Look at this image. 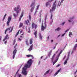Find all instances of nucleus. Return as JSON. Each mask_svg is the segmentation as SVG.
<instances>
[{
	"mask_svg": "<svg viewBox=\"0 0 77 77\" xmlns=\"http://www.w3.org/2000/svg\"><path fill=\"white\" fill-rule=\"evenodd\" d=\"M21 9L20 8V5H18L16 8H14V11H16V14H13V16L14 18H16V17H17L18 16V14L20 13Z\"/></svg>",
	"mask_w": 77,
	"mask_h": 77,
	"instance_id": "obj_1",
	"label": "nucleus"
},
{
	"mask_svg": "<svg viewBox=\"0 0 77 77\" xmlns=\"http://www.w3.org/2000/svg\"><path fill=\"white\" fill-rule=\"evenodd\" d=\"M56 1H55L53 3V5L52 6V8L50 10V13H51L53 11H54L56 10Z\"/></svg>",
	"mask_w": 77,
	"mask_h": 77,
	"instance_id": "obj_2",
	"label": "nucleus"
},
{
	"mask_svg": "<svg viewBox=\"0 0 77 77\" xmlns=\"http://www.w3.org/2000/svg\"><path fill=\"white\" fill-rule=\"evenodd\" d=\"M32 59H30L27 62V64H26L25 65V67L27 68H29L30 67V66L32 65Z\"/></svg>",
	"mask_w": 77,
	"mask_h": 77,
	"instance_id": "obj_3",
	"label": "nucleus"
},
{
	"mask_svg": "<svg viewBox=\"0 0 77 77\" xmlns=\"http://www.w3.org/2000/svg\"><path fill=\"white\" fill-rule=\"evenodd\" d=\"M17 44H16V45L14 46V48H15V50L13 51V58L14 59L15 58V54L17 53V49L16 48L17 47Z\"/></svg>",
	"mask_w": 77,
	"mask_h": 77,
	"instance_id": "obj_4",
	"label": "nucleus"
},
{
	"mask_svg": "<svg viewBox=\"0 0 77 77\" xmlns=\"http://www.w3.org/2000/svg\"><path fill=\"white\" fill-rule=\"evenodd\" d=\"M27 68L25 67V66H24V67L23 68V71H22V72L24 75H26L27 74V72L26 71Z\"/></svg>",
	"mask_w": 77,
	"mask_h": 77,
	"instance_id": "obj_5",
	"label": "nucleus"
},
{
	"mask_svg": "<svg viewBox=\"0 0 77 77\" xmlns=\"http://www.w3.org/2000/svg\"><path fill=\"white\" fill-rule=\"evenodd\" d=\"M8 30H9V33L12 32V30H13V28L11 27H9L7 28L5 31V34L6 33L7 31Z\"/></svg>",
	"mask_w": 77,
	"mask_h": 77,
	"instance_id": "obj_6",
	"label": "nucleus"
},
{
	"mask_svg": "<svg viewBox=\"0 0 77 77\" xmlns=\"http://www.w3.org/2000/svg\"><path fill=\"white\" fill-rule=\"evenodd\" d=\"M45 26H44L43 25V22L42 23V25L41 26V30L42 31H44L45 30V29H46V27H47V25L45 24Z\"/></svg>",
	"mask_w": 77,
	"mask_h": 77,
	"instance_id": "obj_7",
	"label": "nucleus"
},
{
	"mask_svg": "<svg viewBox=\"0 0 77 77\" xmlns=\"http://www.w3.org/2000/svg\"><path fill=\"white\" fill-rule=\"evenodd\" d=\"M37 28H38V26H37V25L35 24L34 23H32V29H36Z\"/></svg>",
	"mask_w": 77,
	"mask_h": 77,
	"instance_id": "obj_8",
	"label": "nucleus"
},
{
	"mask_svg": "<svg viewBox=\"0 0 77 77\" xmlns=\"http://www.w3.org/2000/svg\"><path fill=\"white\" fill-rule=\"evenodd\" d=\"M30 7L32 8H35V2H33L32 3Z\"/></svg>",
	"mask_w": 77,
	"mask_h": 77,
	"instance_id": "obj_9",
	"label": "nucleus"
},
{
	"mask_svg": "<svg viewBox=\"0 0 77 77\" xmlns=\"http://www.w3.org/2000/svg\"><path fill=\"white\" fill-rule=\"evenodd\" d=\"M9 39V37H8V34H7L6 35L5 37V38L3 39V41L5 42V41H6V39Z\"/></svg>",
	"mask_w": 77,
	"mask_h": 77,
	"instance_id": "obj_10",
	"label": "nucleus"
},
{
	"mask_svg": "<svg viewBox=\"0 0 77 77\" xmlns=\"http://www.w3.org/2000/svg\"><path fill=\"white\" fill-rule=\"evenodd\" d=\"M25 23L28 26L29 24H30V22L29 20H27L25 21Z\"/></svg>",
	"mask_w": 77,
	"mask_h": 77,
	"instance_id": "obj_11",
	"label": "nucleus"
},
{
	"mask_svg": "<svg viewBox=\"0 0 77 77\" xmlns=\"http://www.w3.org/2000/svg\"><path fill=\"white\" fill-rule=\"evenodd\" d=\"M33 45H32L30 46V48L28 49V50L30 51L32 50V48H33Z\"/></svg>",
	"mask_w": 77,
	"mask_h": 77,
	"instance_id": "obj_12",
	"label": "nucleus"
},
{
	"mask_svg": "<svg viewBox=\"0 0 77 77\" xmlns=\"http://www.w3.org/2000/svg\"><path fill=\"white\" fill-rule=\"evenodd\" d=\"M23 15H24V12H23L21 14L19 18V20H21V18L23 17Z\"/></svg>",
	"mask_w": 77,
	"mask_h": 77,
	"instance_id": "obj_13",
	"label": "nucleus"
},
{
	"mask_svg": "<svg viewBox=\"0 0 77 77\" xmlns=\"http://www.w3.org/2000/svg\"><path fill=\"white\" fill-rule=\"evenodd\" d=\"M37 31H36L35 32H34V35H35V37L36 38H37Z\"/></svg>",
	"mask_w": 77,
	"mask_h": 77,
	"instance_id": "obj_14",
	"label": "nucleus"
},
{
	"mask_svg": "<svg viewBox=\"0 0 77 77\" xmlns=\"http://www.w3.org/2000/svg\"><path fill=\"white\" fill-rule=\"evenodd\" d=\"M29 41H30L29 44H32V43H33V38H31L29 39Z\"/></svg>",
	"mask_w": 77,
	"mask_h": 77,
	"instance_id": "obj_15",
	"label": "nucleus"
},
{
	"mask_svg": "<svg viewBox=\"0 0 77 77\" xmlns=\"http://www.w3.org/2000/svg\"><path fill=\"white\" fill-rule=\"evenodd\" d=\"M77 47V44H76L74 46L73 49V51H75L76 50V48Z\"/></svg>",
	"mask_w": 77,
	"mask_h": 77,
	"instance_id": "obj_16",
	"label": "nucleus"
},
{
	"mask_svg": "<svg viewBox=\"0 0 77 77\" xmlns=\"http://www.w3.org/2000/svg\"><path fill=\"white\" fill-rule=\"evenodd\" d=\"M60 69H59L57 72H56L54 74V75L55 76H56V75H57V74H58V73H59V72H60Z\"/></svg>",
	"mask_w": 77,
	"mask_h": 77,
	"instance_id": "obj_17",
	"label": "nucleus"
},
{
	"mask_svg": "<svg viewBox=\"0 0 77 77\" xmlns=\"http://www.w3.org/2000/svg\"><path fill=\"white\" fill-rule=\"evenodd\" d=\"M39 36L40 38V39H42V35H41V33H39Z\"/></svg>",
	"mask_w": 77,
	"mask_h": 77,
	"instance_id": "obj_18",
	"label": "nucleus"
},
{
	"mask_svg": "<svg viewBox=\"0 0 77 77\" xmlns=\"http://www.w3.org/2000/svg\"><path fill=\"white\" fill-rule=\"evenodd\" d=\"M10 22H11V20H8V21L7 22V26H9V23H10Z\"/></svg>",
	"mask_w": 77,
	"mask_h": 77,
	"instance_id": "obj_19",
	"label": "nucleus"
},
{
	"mask_svg": "<svg viewBox=\"0 0 77 77\" xmlns=\"http://www.w3.org/2000/svg\"><path fill=\"white\" fill-rule=\"evenodd\" d=\"M63 1H64V0H62L60 3H58V6H60V5H61V3H63Z\"/></svg>",
	"mask_w": 77,
	"mask_h": 77,
	"instance_id": "obj_20",
	"label": "nucleus"
},
{
	"mask_svg": "<svg viewBox=\"0 0 77 77\" xmlns=\"http://www.w3.org/2000/svg\"><path fill=\"white\" fill-rule=\"evenodd\" d=\"M23 26V23H20V25L19 26V28H20V27H22V26Z\"/></svg>",
	"mask_w": 77,
	"mask_h": 77,
	"instance_id": "obj_21",
	"label": "nucleus"
},
{
	"mask_svg": "<svg viewBox=\"0 0 77 77\" xmlns=\"http://www.w3.org/2000/svg\"><path fill=\"white\" fill-rule=\"evenodd\" d=\"M55 55H56V54H54L53 56V57H52L51 58V60L52 61L53 60H54V57H55Z\"/></svg>",
	"mask_w": 77,
	"mask_h": 77,
	"instance_id": "obj_22",
	"label": "nucleus"
},
{
	"mask_svg": "<svg viewBox=\"0 0 77 77\" xmlns=\"http://www.w3.org/2000/svg\"><path fill=\"white\" fill-rule=\"evenodd\" d=\"M60 29H61V28H60V27H59L57 28L55 30V31H56V30L57 31H59V30H60Z\"/></svg>",
	"mask_w": 77,
	"mask_h": 77,
	"instance_id": "obj_23",
	"label": "nucleus"
},
{
	"mask_svg": "<svg viewBox=\"0 0 77 77\" xmlns=\"http://www.w3.org/2000/svg\"><path fill=\"white\" fill-rule=\"evenodd\" d=\"M24 34V33L23 32V34H22L20 36V38H23Z\"/></svg>",
	"mask_w": 77,
	"mask_h": 77,
	"instance_id": "obj_24",
	"label": "nucleus"
},
{
	"mask_svg": "<svg viewBox=\"0 0 77 77\" xmlns=\"http://www.w3.org/2000/svg\"><path fill=\"white\" fill-rule=\"evenodd\" d=\"M20 30H19L18 32L16 34L15 36V37H17V36H18V35L19 34V32H20Z\"/></svg>",
	"mask_w": 77,
	"mask_h": 77,
	"instance_id": "obj_25",
	"label": "nucleus"
},
{
	"mask_svg": "<svg viewBox=\"0 0 77 77\" xmlns=\"http://www.w3.org/2000/svg\"><path fill=\"white\" fill-rule=\"evenodd\" d=\"M68 61V59H66L65 61L64 62V65H66V63H67V61Z\"/></svg>",
	"mask_w": 77,
	"mask_h": 77,
	"instance_id": "obj_26",
	"label": "nucleus"
},
{
	"mask_svg": "<svg viewBox=\"0 0 77 77\" xmlns=\"http://www.w3.org/2000/svg\"><path fill=\"white\" fill-rule=\"evenodd\" d=\"M27 57H32V59L33 58V56L32 55H26Z\"/></svg>",
	"mask_w": 77,
	"mask_h": 77,
	"instance_id": "obj_27",
	"label": "nucleus"
},
{
	"mask_svg": "<svg viewBox=\"0 0 77 77\" xmlns=\"http://www.w3.org/2000/svg\"><path fill=\"white\" fill-rule=\"evenodd\" d=\"M26 45H29V43H28V40H27V39L26 41Z\"/></svg>",
	"mask_w": 77,
	"mask_h": 77,
	"instance_id": "obj_28",
	"label": "nucleus"
},
{
	"mask_svg": "<svg viewBox=\"0 0 77 77\" xmlns=\"http://www.w3.org/2000/svg\"><path fill=\"white\" fill-rule=\"evenodd\" d=\"M12 18V16H10L8 18V20H11Z\"/></svg>",
	"mask_w": 77,
	"mask_h": 77,
	"instance_id": "obj_29",
	"label": "nucleus"
},
{
	"mask_svg": "<svg viewBox=\"0 0 77 77\" xmlns=\"http://www.w3.org/2000/svg\"><path fill=\"white\" fill-rule=\"evenodd\" d=\"M71 35H72V32H70L69 33V37H71Z\"/></svg>",
	"mask_w": 77,
	"mask_h": 77,
	"instance_id": "obj_30",
	"label": "nucleus"
},
{
	"mask_svg": "<svg viewBox=\"0 0 77 77\" xmlns=\"http://www.w3.org/2000/svg\"><path fill=\"white\" fill-rule=\"evenodd\" d=\"M35 8H31V9L30 10V12H33V10H34Z\"/></svg>",
	"mask_w": 77,
	"mask_h": 77,
	"instance_id": "obj_31",
	"label": "nucleus"
},
{
	"mask_svg": "<svg viewBox=\"0 0 77 77\" xmlns=\"http://www.w3.org/2000/svg\"><path fill=\"white\" fill-rule=\"evenodd\" d=\"M70 19L71 20H73V19H75V17L73 16L71 17L70 18Z\"/></svg>",
	"mask_w": 77,
	"mask_h": 77,
	"instance_id": "obj_32",
	"label": "nucleus"
},
{
	"mask_svg": "<svg viewBox=\"0 0 77 77\" xmlns=\"http://www.w3.org/2000/svg\"><path fill=\"white\" fill-rule=\"evenodd\" d=\"M51 52L50 51L48 54V56H49V57H50V56H51Z\"/></svg>",
	"mask_w": 77,
	"mask_h": 77,
	"instance_id": "obj_33",
	"label": "nucleus"
},
{
	"mask_svg": "<svg viewBox=\"0 0 77 77\" xmlns=\"http://www.w3.org/2000/svg\"><path fill=\"white\" fill-rule=\"evenodd\" d=\"M38 12V11H37V10H35V11L34 13V16H35L36 15V13Z\"/></svg>",
	"mask_w": 77,
	"mask_h": 77,
	"instance_id": "obj_34",
	"label": "nucleus"
},
{
	"mask_svg": "<svg viewBox=\"0 0 77 77\" xmlns=\"http://www.w3.org/2000/svg\"><path fill=\"white\" fill-rule=\"evenodd\" d=\"M62 51H60V53H59V54L58 55V57H59V56H60V54H61V53H62Z\"/></svg>",
	"mask_w": 77,
	"mask_h": 77,
	"instance_id": "obj_35",
	"label": "nucleus"
},
{
	"mask_svg": "<svg viewBox=\"0 0 77 77\" xmlns=\"http://www.w3.org/2000/svg\"><path fill=\"white\" fill-rule=\"evenodd\" d=\"M39 6L40 5H38V6H37L36 10H38V8H39Z\"/></svg>",
	"mask_w": 77,
	"mask_h": 77,
	"instance_id": "obj_36",
	"label": "nucleus"
},
{
	"mask_svg": "<svg viewBox=\"0 0 77 77\" xmlns=\"http://www.w3.org/2000/svg\"><path fill=\"white\" fill-rule=\"evenodd\" d=\"M7 15V14H5V15H4V17L3 18V20H5V17Z\"/></svg>",
	"mask_w": 77,
	"mask_h": 77,
	"instance_id": "obj_37",
	"label": "nucleus"
},
{
	"mask_svg": "<svg viewBox=\"0 0 77 77\" xmlns=\"http://www.w3.org/2000/svg\"><path fill=\"white\" fill-rule=\"evenodd\" d=\"M49 3L48 2H47L46 4V6H48L49 5Z\"/></svg>",
	"mask_w": 77,
	"mask_h": 77,
	"instance_id": "obj_38",
	"label": "nucleus"
},
{
	"mask_svg": "<svg viewBox=\"0 0 77 77\" xmlns=\"http://www.w3.org/2000/svg\"><path fill=\"white\" fill-rule=\"evenodd\" d=\"M16 42V41L15 39H14V43H13V45H14V44H15V43Z\"/></svg>",
	"mask_w": 77,
	"mask_h": 77,
	"instance_id": "obj_39",
	"label": "nucleus"
},
{
	"mask_svg": "<svg viewBox=\"0 0 77 77\" xmlns=\"http://www.w3.org/2000/svg\"><path fill=\"white\" fill-rule=\"evenodd\" d=\"M29 20H31V15H29Z\"/></svg>",
	"mask_w": 77,
	"mask_h": 77,
	"instance_id": "obj_40",
	"label": "nucleus"
},
{
	"mask_svg": "<svg viewBox=\"0 0 77 77\" xmlns=\"http://www.w3.org/2000/svg\"><path fill=\"white\" fill-rule=\"evenodd\" d=\"M50 70H48L46 72V74H48V72H50Z\"/></svg>",
	"mask_w": 77,
	"mask_h": 77,
	"instance_id": "obj_41",
	"label": "nucleus"
},
{
	"mask_svg": "<svg viewBox=\"0 0 77 77\" xmlns=\"http://www.w3.org/2000/svg\"><path fill=\"white\" fill-rule=\"evenodd\" d=\"M41 11L39 13V14H40L39 17H41Z\"/></svg>",
	"mask_w": 77,
	"mask_h": 77,
	"instance_id": "obj_42",
	"label": "nucleus"
},
{
	"mask_svg": "<svg viewBox=\"0 0 77 77\" xmlns=\"http://www.w3.org/2000/svg\"><path fill=\"white\" fill-rule=\"evenodd\" d=\"M29 31H28V33H30V28H29Z\"/></svg>",
	"mask_w": 77,
	"mask_h": 77,
	"instance_id": "obj_43",
	"label": "nucleus"
},
{
	"mask_svg": "<svg viewBox=\"0 0 77 77\" xmlns=\"http://www.w3.org/2000/svg\"><path fill=\"white\" fill-rule=\"evenodd\" d=\"M70 51L68 52V56H69V54H70Z\"/></svg>",
	"mask_w": 77,
	"mask_h": 77,
	"instance_id": "obj_44",
	"label": "nucleus"
},
{
	"mask_svg": "<svg viewBox=\"0 0 77 77\" xmlns=\"http://www.w3.org/2000/svg\"><path fill=\"white\" fill-rule=\"evenodd\" d=\"M69 31V29H67L65 31V32L66 33V32Z\"/></svg>",
	"mask_w": 77,
	"mask_h": 77,
	"instance_id": "obj_45",
	"label": "nucleus"
},
{
	"mask_svg": "<svg viewBox=\"0 0 77 77\" xmlns=\"http://www.w3.org/2000/svg\"><path fill=\"white\" fill-rule=\"evenodd\" d=\"M65 22H64L61 24L62 25H64V24H65Z\"/></svg>",
	"mask_w": 77,
	"mask_h": 77,
	"instance_id": "obj_46",
	"label": "nucleus"
},
{
	"mask_svg": "<svg viewBox=\"0 0 77 77\" xmlns=\"http://www.w3.org/2000/svg\"><path fill=\"white\" fill-rule=\"evenodd\" d=\"M53 17V15H52V14H51V20L52 19V17Z\"/></svg>",
	"mask_w": 77,
	"mask_h": 77,
	"instance_id": "obj_47",
	"label": "nucleus"
},
{
	"mask_svg": "<svg viewBox=\"0 0 77 77\" xmlns=\"http://www.w3.org/2000/svg\"><path fill=\"white\" fill-rule=\"evenodd\" d=\"M20 71V69H19L17 71V72H16V74H17L18 72V71Z\"/></svg>",
	"mask_w": 77,
	"mask_h": 77,
	"instance_id": "obj_48",
	"label": "nucleus"
},
{
	"mask_svg": "<svg viewBox=\"0 0 77 77\" xmlns=\"http://www.w3.org/2000/svg\"><path fill=\"white\" fill-rule=\"evenodd\" d=\"M2 36H0V41L2 40Z\"/></svg>",
	"mask_w": 77,
	"mask_h": 77,
	"instance_id": "obj_49",
	"label": "nucleus"
},
{
	"mask_svg": "<svg viewBox=\"0 0 77 77\" xmlns=\"http://www.w3.org/2000/svg\"><path fill=\"white\" fill-rule=\"evenodd\" d=\"M65 35V33H64L63 34H62V36H64Z\"/></svg>",
	"mask_w": 77,
	"mask_h": 77,
	"instance_id": "obj_50",
	"label": "nucleus"
},
{
	"mask_svg": "<svg viewBox=\"0 0 77 77\" xmlns=\"http://www.w3.org/2000/svg\"><path fill=\"white\" fill-rule=\"evenodd\" d=\"M60 66V64H58L57 66H56V67H58V66Z\"/></svg>",
	"mask_w": 77,
	"mask_h": 77,
	"instance_id": "obj_51",
	"label": "nucleus"
},
{
	"mask_svg": "<svg viewBox=\"0 0 77 77\" xmlns=\"http://www.w3.org/2000/svg\"><path fill=\"white\" fill-rule=\"evenodd\" d=\"M7 42V41H5V44H6Z\"/></svg>",
	"mask_w": 77,
	"mask_h": 77,
	"instance_id": "obj_52",
	"label": "nucleus"
},
{
	"mask_svg": "<svg viewBox=\"0 0 77 77\" xmlns=\"http://www.w3.org/2000/svg\"><path fill=\"white\" fill-rule=\"evenodd\" d=\"M55 63H56V62H54L53 63V65H54V64H55Z\"/></svg>",
	"mask_w": 77,
	"mask_h": 77,
	"instance_id": "obj_53",
	"label": "nucleus"
},
{
	"mask_svg": "<svg viewBox=\"0 0 77 77\" xmlns=\"http://www.w3.org/2000/svg\"><path fill=\"white\" fill-rule=\"evenodd\" d=\"M47 39H48H48H49V36L48 37Z\"/></svg>",
	"mask_w": 77,
	"mask_h": 77,
	"instance_id": "obj_54",
	"label": "nucleus"
},
{
	"mask_svg": "<svg viewBox=\"0 0 77 77\" xmlns=\"http://www.w3.org/2000/svg\"><path fill=\"white\" fill-rule=\"evenodd\" d=\"M53 0H49V2H52V1H53Z\"/></svg>",
	"mask_w": 77,
	"mask_h": 77,
	"instance_id": "obj_55",
	"label": "nucleus"
},
{
	"mask_svg": "<svg viewBox=\"0 0 77 77\" xmlns=\"http://www.w3.org/2000/svg\"><path fill=\"white\" fill-rule=\"evenodd\" d=\"M18 39L19 41H21V39H20V38H18Z\"/></svg>",
	"mask_w": 77,
	"mask_h": 77,
	"instance_id": "obj_56",
	"label": "nucleus"
},
{
	"mask_svg": "<svg viewBox=\"0 0 77 77\" xmlns=\"http://www.w3.org/2000/svg\"><path fill=\"white\" fill-rule=\"evenodd\" d=\"M23 32L22 31V30H21L20 31V33H22Z\"/></svg>",
	"mask_w": 77,
	"mask_h": 77,
	"instance_id": "obj_57",
	"label": "nucleus"
},
{
	"mask_svg": "<svg viewBox=\"0 0 77 77\" xmlns=\"http://www.w3.org/2000/svg\"><path fill=\"white\" fill-rule=\"evenodd\" d=\"M46 74H47V73H46V72L44 74V75H46Z\"/></svg>",
	"mask_w": 77,
	"mask_h": 77,
	"instance_id": "obj_58",
	"label": "nucleus"
},
{
	"mask_svg": "<svg viewBox=\"0 0 77 77\" xmlns=\"http://www.w3.org/2000/svg\"><path fill=\"white\" fill-rule=\"evenodd\" d=\"M59 51H57L56 52V53H58Z\"/></svg>",
	"mask_w": 77,
	"mask_h": 77,
	"instance_id": "obj_59",
	"label": "nucleus"
},
{
	"mask_svg": "<svg viewBox=\"0 0 77 77\" xmlns=\"http://www.w3.org/2000/svg\"><path fill=\"white\" fill-rule=\"evenodd\" d=\"M43 57V56H42L41 57V59H42V58Z\"/></svg>",
	"mask_w": 77,
	"mask_h": 77,
	"instance_id": "obj_60",
	"label": "nucleus"
},
{
	"mask_svg": "<svg viewBox=\"0 0 77 77\" xmlns=\"http://www.w3.org/2000/svg\"><path fill=\"white\" fill-rule=\"evenodd\" d=\"M68 21H69V22L70 23V22H71V20H69Z\"/></svg>",
	"mask_w": 77,
	"mask_h": 77,
	"instance_id": "obj_61",
	"label": "nucleus"
},
{
	"mask_svg": "<svg viewBox=\"0 0 77 77\" xmlns=\"http://www.w3.org/2000/svg\"><path fill=\"white\" fill-rule=\"evenodd\" d=\"M56 48V46H55V47H54V48L53 49V50H54V49H55V48Z\"/></svg>",
	"mask_w": 77,
	"mask_h": 77,
	"instance_id": "obj_62",
	"label": "nucleus"
},
{
	"mask_svg": "<svg viewBox=\"0 0 77 77\" xmlns=\"http://www.w3.org/2000/svg\"><path fill=\"white\" fill-rule=\"evenodd\" d=\"M53 42V40H51V42Z\"/></svg>",
	"mask_w": 77,
	"mask_h": 77,
	"instance_id": "obj_63",
	"label": "nucleus"
},
{
	"mask_svg": "<svg viewBox=\"0 0 77 77\" xmlns=\"http://www.w3.org/2000/svg\"><path fill=\"white\" fill-rule=\"evenodd\" d=\"M75 72H77V69L76 71H75Z\"/></svg>",
	"mask_w": 77,
	"mask_h": 77,
	"instance_id": "obj_64",
	"label": "nucleus"
}]
</instances>
